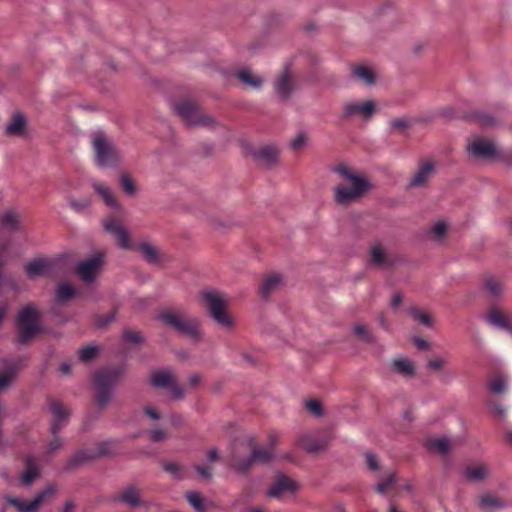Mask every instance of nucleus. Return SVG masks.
<instances>
[{"label": "nucleus", "mask_w": 512, "mask_h": 512, "mask_svg": "<svg viewBox=\"0 0 512 512\" xmlns=\"http://www.w3.org/2000/svg\"><path fill=\"white\" fill-rule=\"evenodd\" d=\"M54 438L46 444L45 453L51 455L63 447V440L57 435H53Z\"/></svg>", "instance_id": "nucleus-49"}, {"label": "nucleus", "mask_w": 512, "mask_h": 512, "mask_svg": "<svg viewBox=\"0 0 512 512\" xmlns=\"http://www.w3.org/2000/svg\"><path fill=\"white\" fill-rule=\"evenodd\" d=\"M299 489V484L285 474H278L271 487L267 491V496L271 498H280L284 494H295Z\"/></svg>", "instance_id": "nucleus-13"}, {"label": "nucleus", "mask_w": 512, "mask_h": 512, "mask_svg": "<svg viewBox=\"0 0 512 512\" xmlns=\"http://www.w3.org/2000/svg\"><path fill=\"white\" fill-rule=\"evenodd\" d=\"M172 398L180 400L184 397L182 388L175 382V380L168 387Z\"/></svg>", "instance_id": "nucleus-60"}, {"label": "nucleus", "mask_w": 512, "mask_h": 512, "mask_svg": "<svg viewBox=\"0 0 512 512\" xmlns=\"http://www.w3.org/2000/svg\"><path fill=\"white\" fill-rule=\"evenodd\" d=\"M251 456L254 461L266 463L269 462L274 457V453L272 448L253 447Z\"/></svg>", "instance_id": "nucleus-41"}, {"label": "nucleus", "mask_w": 512, "mask_h": 512, "mask_svg": "<svg viewBox=\"0 0 512 512\" xmlns=\"http://www.w3.org/2000/svg\"><path fill=\"white\" fill-rule=\"evenodd\" d=\"M118 500L131 508H137L144 504L140 489L135 485L125 486L119 493Z\"/></svg>", "instance_id": "nucleus-23"}, {"label": "nucleus", "mask_w": 512, "mask_h": 512, "mask_svg": "<svg viewBox=\"0 0 512 512\" xmlns=\"http://www.w3.org/2000/svg\"><path fill=\"white\" fill-rule=\"evenodd\" d=\"M475 119L481 127H493L500 123L497 118L487 113H478Z\"/></svg>", "instance_id": "nucleus-46"}, {"label": "nucleus", "mask_w": 512, "mask_h": 512, "mask_svg": "<svg viewBox=\"0 0 512 512\" xmlns=\"http://www.w3.org/2000/svg\"><path fill=\"white\" fill-rule=\"evenodd\" d=\"M119 184L124 193L130 197H133L137 193V187L133 179L126 173L122 174L119 178Z\"/></svg>", "instance_id": "nucleus-42"}, {"label": "nucleus", "mask_w": 512, "mask_h": 512, "mask_svg": "<svg viewBox=\"0 0 512 512\" xmlns=\"http://www.w3.org/2000/svg\"><path fill=\"white\" fill-rule=\"evenodd\" d=\"M123 338L124 340L134 344H138L143 341L142 335L139 332L133 330H125L123 333Z\"/></svg>", "instance_id": "nucleus-53"}, {"label": "nucleus", "mask_w": 512, "mask_h": 512, "mask_svg": "<svg viewBox=\"0 0 512 512\" xmlns=\"http://www.w3.org/2000/svg\"><path fill=\"white\" fill-rule=\"evenodd\" d=\"M75 295H76V289L72 285H70L66 282H63V283L58 284V286H57L56 293H55V300L58 303H64V302L72 299L73 297H75Z\"/></svg>", "instance_id": "nucleus-38"}, {"label": "nucleus", "mask_w": 512, "mask_h": 512, "mask_svg": "<svg viewBox=\"0 0 512 512\" xmlns=\"http://www.w3.org/2000/svg\"><path fill=\"white\" fill-rule=\"evenodd\" d=\"M305 142H306L305 135L300 133L291 141L290 145L294 150H299L304 146Z\"/></svg>", "instance_id": "nucleus-62"}, {"label": "nucleus", "mask_w": 512, "mask_h": 512, "mask_svg": "<svg viewBox=\"0 0 512 512\" xmlns=\"http://www.w3.org/2000/svg\"><path fill=\"white\" fill-rule=\"evenodd\" d=\"M391 371L406 379H412L416 375V367L414 362L407 357H397L390 362Z\"/></svg>", "instance_id": "nucleus-20"}, {"label": "nucleus", "mask_w": 512, "mask_h": 512, "mask_svg": "<svg viewBox=\"0 0 512 512\" xmlns=\"http://www.w3.org/2000/svg\"><path fill=\"white\" fill-rule=\"evenodd\" d=\"M483 318L493 327L512 332V316L497 305L490 306Z\"/></svg>", "instance_id": "nucleus-14"}, {"label": "nucleus", "mask_w": 512, "mask_h": 512, "mask_svg": "<svg viewBox=\"0 0 512 512\" xmlns=\"http://www.w3.org/2000/svg\"><path fill=\"white\" fill-rule=\"evenodd\" d=\"M98 354V348L96 346H87L79 350V358L83 362H88L94 359Z\"/></svg>", "instance_id": "nucleus-47"}, {"label": "nucleus", "mask_w": 512, "mask_h": 512, "mask_svg": "<svg viewBox=\"0 0 512 512\" xmlns=\"http://www.w3.org/2000/svg\"><path fill=\"white\" fill-rule=\"evenodd\" d=\"M97 458V453L92 449H80L76 451L68 459L66 468L69 470L76 469L85 463H88Z\"/></svg>", "instance_id": "nucleus-26"}, {"label": "nucleus", "mask_w": 512, "mask_h": 512, "mask_svg": "<svg viewBox=\"0 0 512 512\" xmlns=\"http://www.w3.org/2000/svg\"><path fill=\"white\" fill-rule=\"evenodd\" d=\"M353 332L356 337L366 343H374L375 337L370 331L369 327L365 324H356L353 326Z\"/></svg>", "instance_id": "nucleus-40"}, {"label": "nucleus", "mask_w": 512, "mask_h": 512, "mask_svg": "<svg viewBox=\"0 0 512 512\" xmlns=\"http://www.w3.org/2000/svg\"><path fill=\"white\" fill-rule=\"evenodd\" d=\"M489 474V468L484 464L468 466L465 470V477L468 481L479 482L484 480Z\"/></svg>", "instance_id": "nucleus-32"}, {"label": "nucleus", "mask_w": 512, "mask_h": 512, "mask_svg": "<svg viewBox=\"0 0 512 512\" xmlns=\"http://www.w3.org/2000/svg\"><path fill=\"white\" fill-rule=\"evenodd\" d=\"M489 389L494 394H504L508 389V378L503 375L495 376L490 384Z\"/></svg>", "instance_id": "nucleus-39"}, {"label": "nucleus", "mask_w": 512, "mask_h": 512, "mask_svg": "<svg viewBox=\"0 0 512 512\" xmlns=\"http://www.w3.org/2000/svg\"><path fill=\"white\" fill-rule=\"evenodd\" d=\"M17 329V340L21 344L27 343L40 332L39 314L35 308L28 305L19 312Z\"/></svg>", "instance_id": "nucleus-6"}, {"label": "nucleus", "mask_w": 512, "mask_h": 512, "mask_svg": "<svg viewBox=\"0 0 512 512\" xmlns=\"http://www.w3.org/2000/svg\"><path fill=\"white\" fill-rule=\"evenodd\" d=\"M445 364V359H443L442 357H436L428 361L427 367L432 371H440Z\"/></svg>", "instance_id": "nucleus-58"}, {"label": "nucleus", "mask_w": 512, "mask_h": 512, "mask_svg": "<svg viewBox=\"0 0 512 512\" xmlns=\"http://www.w3.org/2000/svg\"><path fill=\"white\" fill-rule=\"evenodd\" d=\"M426 446L429 450L446 454L451 447V441L448 437L430 438L427 440Z\"/></svg>", "instance_id": "nucleus-35"}, {"label": "nucleus", "mask_w": 512, "mask_h": 512, "mask_svg": "<svg viewBox=\"0 0 512 512\" xmlns=\"http://www.w3.org/2000/svg\"><path fill=\"white\" fill-rule=\"evenodd\" d=\"M482 291L494 300H499L506 293V284L503 279L495 275H488L482 281Z\"/></svg>", "instance_id": "nucleus-17"}, {"label": "nucleus", "mask_w": 512, "mask_h": 512, "mask_svg": "<svg viewBox=\"0 0 512 512\" xmlns=\"http://www.w3.org/2000/svg\"><path fill=\"white\" fill-rule=\"evenodd\" d=\"M366 463L371 470L378 469V462L376 457L372 453H366L365 455Z\"/></svg>", "instance_id": "nucleus-64"}, {"label": "nucleus", "mask_w": 512, "mask_h": 512, "mask_svg": "<svg viewBox=\"0 0 512 512\" xmlns=\"http://www.w3.org/2000/svg\"><path fill=\"white\" fill-rule=\"evenodd\" d=\"M149 438L153 442H160V441L165 440L167 438V435L164 430L157 428V429H153L149 432Z\"/></svg>", "instance_id": "nucleus-61"}, {"label": "nucleus", "mask_w": 512, "mask_h": 512, "mask_svg": "<svg viewBox=\"0 0 512 512\" xmlns=\"http://www.w3.org/2000/svg\"><path fill=\"white\" fill-rule=\"evenodd\" d=\"M103 226L107 232L114 236L117 244L121 248L126 250L133 248V243L131 242L129 231L117 220L114 218L107 219L104 221Z\"/></svg>", "instance_id": "nucleus-16"}, {"label": "nucleus", "mask_w": 512, "mask_h": 512, "mask_svg": "<svg viewBox=\"0 0 512 512\" xmlns=\"http://www.w3.org/2000/svg\"><path fill=\"white\" fill-rule=\"evenodd\" d=\"M396 483L395 474H389L384 480L377 483L375 489L380 494H385L387 491L392 489Z\"/></svg>", "instance_id": "nucleus-45"}, {"label": "nucleus", "mask_w": 512, "mask_h": 512, "mask_svg": "<svg viewBox=\"0 0 512 512\" xmlns=\"http://www.w3.org/2000/svg\"><path fill=\"white\" fill-rule=\"evenodd\" d=\"M200 297L205 303L210 317L220 326L231 329L234 325L226 311L227 299L224 293L216 290H204Z\"/></svg>", "instance_id": "nucleus-5"}, {"label": "nucleus", "mask_w": 512, "mask_h": 512, "mask_svg": "<svg viewBox=\"0 0 512 512\" xmlns=\"http://www.w3.org/2000/svg\"><path fill=\"white\" fill-rule=\"evenodd\" d=\"M163 469L171 474L175 479H180L182 477V468L179 464L175 462H167L163 465Z\"/></svg>", "instance_id": "nucleus-50"}, {"label": "nucleus", "mask_w": 512, "mask_h": 512, "mask_svg": "<svg viewBox=\"0 0 512 512\" xmlns=\"http://www.w3.org/2000/svg\"><path fill=\"white\" fill-rule=\"evenodd\" d=\"M48 407L53 417L50 432L52 435H57L67 424L69 411L62 402L56 399L50 400Z\"/></svg>", "instance_id": "nucleus-15"}, {"label": "nucleus", "mask_w": 512, "mask_h": 512, "mask_svg": "<svg viewBox=\"0 0 512 512\" xmlns=\"http://www.w3.org/2000/svg\"><path fill=\"white\" fill-rule=\"evenodd\" d=\"M370 261L373 265L378 267H385L390 264L384 248L377 244L370 250Z\"/></svg>", "instance_id": "nucleus-36"}, {"label": "nucleus", "mask_w": 512, "mask_h": 512, "mask_svg": "<svg viewBox=\"0 0 512 512\" xmlns=\"http://www.w3.org/2000/svg\"><path fill=\"white\" fill-rule=\"evenodd\" d=\"M50 269V262L46 259H37L26 265V273L30 278L45 275Z\"/></svg>", "instance_id": "nucleus-31"}, {"label": "nucleus", "mask_w": 512, "mask_h": 512, "mask_svg": "<svg viewBox=\"0 0 512 512\" xmlns=\"http://www.w3.org/2000/svg\"><path fill=\"white\" fill-rule=\"evenodd\" d=\"M174 380L172 372L168 370L156 371L151 375V384L158 388H168Z\"/></svg>", "instance_id": "nucleus-33"}, {"label": "nucleus", "mask_w": 512, "mask_h": 512, "mask_svg": "<svg viewBox=\"0 0 512 512\" xmlns=\"http://www.w3.org/2000/svg\"><path fill=\"white\" fill-rule=\"evenodd\" d=\"M112 443L111 442H102L97 445L95 449V453H97V458L103 455L110 454L112 452Z\"/></svg>", "instance_id": "nucleus-57"}, {"label": "nucleus", "mask_w": 512, "mask_h": 512, "mask_svg": "<svg viewBox=\"0 0 512 512\" xmlns=\"http://www.w3.org/2000/svg\"><path fill=\"white\" fill-rule=\"evenodd\" d=\"M253 461L254 460L252 459V456L250 458L240 461L235 467L236 471L240 474H246L251 468Z\"/></svg>", "instance_id": "nucleus-59"}, {"label": "nucleus", "mask_w": 512, "mask_h": 512, "mask_svg": "<svg viewBox=\"0 0 512 512\" xmlns=\"http://www.w3.org/2000/svg\"><path fill=\"white\" fill-rule=\"evenodd\" d=\"M488 404L494 416L499 418H503L505 416V407L501 403L490 400Z\"/></svg>", "instance_id": "nucleus-54"}, {"label": "nucleus", "mask_w": 512, "mask_h": 512, "mask_svg": "<svg viewBox=\"0 0 512 512\" xmlns=\"http://www.w3.org/2000/svg\"><path fill=\"white\" fill-rule=\"evenodd\" d=\"M298 445L308 452H318L324 449L327 445V441L322 438H317L310 434H303L297 439Z\"/></svg>", "instance_id": "nucleus-27"}, {"label": "nucleus", "mask_w": 512, "mask_h": 512, "mask_svg": "<svg viewBox=\"0 0 512 512\" xmlns=\"http://www.w3.org/2000/svg\"><path fill=\"white\" fill-rule=\"evenodd\" d=\"M283 286V278L280 274L271 273L266 275L259 287V293L262 298H269L273 293Z\"/></svg>", "instance_id": "nucleus-22"}, {"label": "nucleus", "mask_w": 512, "mask_h": 512, "mask_svg": "<svg viewBox=\"0 0 512 512\" xmlns=\"http://www.w3.org/2000/svg\"><path fill=\"white\" fill-rule=\"evenodd\" d=\"M95 162L99 167H115L121 163V155L107 135L97 131L91 135Z\"/></svg>", "instance_id": "nucleus-4"}, {"label": "nucleus", "mask_w": 512, "mask_h": 512, "mask_svg": "<svg viewBox=\"0 0 512 512\" xmlns=\"http://www.w3.org/2000/svg\"><path fill=\"white\" fill-rule=\"evenodd\" d=\"M186 499L197 512H205L204 499L200 493L192 491L187 493Z\"/></svg>", "instance_id": "nucleus-43"}, {"label": "nucleus", "mask_w": 512, "mask_h": 512, "mask_svg": "<svg viewBox=\"0 0 512 512\" xmlns=\"http://www.w3.org/2000/svg\"><path fill=\"white\" fill-rule=\"evenodd\" d=\"M19 215L14 210H8L0 217V225L9 231L17 230L19 227Z\"/></svg>", "instance_id": "nucleus-37"}, {"label": "nucleus", "mask_w": 512, "mask_h": 512, "mask_svg": "<svg viewBox=\"0 0 512 512\" xmlns=\"http://www.w3.org/2000/svg\"><path fill=\"white\" fill-rule=\"evenodd\" d=\"M116 318V312L112 311L107 315L97 316L95 319V324L99 328L106 327L108 324L112 323Z\"/></svg>", "instance_id": "nucleus-51"}, {"label": "nucleus", "mask_w": 512, "mask_h": 512, "mask_svg": "<svg viewBox=\"0 0 512 512\" xmlns=\"http://www.w3.org/2000/svg\"><path fill=\"white\" fill-rule=\"evenodd\" d=\"M123 366L105 368L98 371L94 377L96 389L95 401L99 409H103L112 398V389L118 380L124 375Z\"/></svg>", "instance_id": "nucleus-3"}, {"label": "nucleus", "mask_w": 512, "mask_h": 512, "mask_svg": "<svg viewBox=\"0 0 512 512\" xmlns=\"http://www.w3.org/2000/svg\"><path fill=\"white\" fill-rule=\"evenodd\" d=\"M158 318L165 325L194 342H199L202 339L203 333L200 321L196 317L187 315L182 310L165 309L159 313Z\"/></svg>", "instance_id": "nucleus-2"}, {"label": "nucleus", "mask_w": 512, "mask_h": 512, "mask_svg": "<svg viewBox=\"0 0 512 512\" xmlns=\"http://www.w3.org/2000/svg\"><path fill=\"white\" fill-rule=\"evenodd\" d=\"M56 491L55 486L48 485L43 490L39 491L32 500H22L16 497H6L5 500L19 512H37L46 498L54 495Z\"/></svg>", "instance_id": "nucleus-11"}, {"label": "nucleus", "mask_w": 512, "mask_h": 512, "mask_svg": "<svg viewBox=\"0 0 512 512\" xmlns=\"http://www.w3.org/2000/svg\"><path fill=\"white\" fill-rule=\"evenodd\" d=\"M446 230H447L446 224L442 221H439L431 227L430 232L433 234L435 239L441 240L443 238V236L445 235Z\"/></svg>", "instance_id": "nucleus-52"}, {"label": "nucleus", "mask_w": 512, "mask_h": 512, "mask_svg": "<svg viewBox=\"0 0 512 512\" xmlns=\"http://www.w3.org/2000/svg\"><path fill=\"white\" fill-rule=\"evenodd\" d=\"M27 131V120L23 113H14L11 120L5 127V135L7 136H24Z\"/></svg>", "instance_id": "nucleus-24"}, {"label": "nucleus", "mask_w": 512, "mask_h": 512, "mask_svg": "<svg viewBox=\"0 0 512 512\" xmlns=\"http://www.w3.org/2000/svg\"><path fill=\"white\" fill-rule=\"evenodd\" d=\"M377 104L374 100H348L343 103L341 108V118L344 120L359 119L369 121L376 113Z\"/></svg>", "instance_id": "nucleus-7"}, {"label": "nucleus", "mask_w": 512, "mask_h": 512, "mask_svg": "<svg viewBox=\"0 0 512 512\" xmlns=\"http://www.w3.org/2000/svg\"><path fill=\"white\" fill-rule=\"evenodd\" d=\"M143 259L149 264L158 265L162 262L160 251L150 243H142L138 247Z\"/></svg>", "instance_id": "nucleus-29"}, {"label": "nucleus", "mask_w": 512, "mask_h": 512, "mask_svg": "<svg viewBox=\"0 0 512 512\" xmlns=\"http://www.w3.org/2000/svg\"><path fill=\"white\" fill-rule=\"evenodd\" d=\"M40 476V468L36 460L28 455L25 457V470L20 476V483L25 487H30L32 483Z\"/></svg>", "instance_id": "nucleus-25"}, {"label": "nucleus", "mask_w": 512, "mask_h": 512, "mask_svg": "<svg viewBox=\"0 0 512 512\" xmlns=\"http://www.w3.org/2000/svg\"><path fill=\"white\" fill-rule=\"evenodd\" d=\"M306 408L315 416L319 417V416L323 415L321 403L317 400H311V401L307 402Z\"/></svg>", "instance_id": "nucleus-56"}, {"label": "nucleus", "mask_w": 512, "mask_h": 512, "mask_svg": "<svg viewBox=\"0 0 512 512\" xmlns=\"http://www.w3.org/2000/svg\"><path fill=\"white\" fill-rule=\"evenodd\" d=\"M274 89L276 94L282 100H287L291 96L295 89V81L289 68H285V70L276 78L274 82Z\"/></svg>", "instance_id": "nucleus-18"}, {"label": "nucleus", "mask_w": 512, "mask_h": 512, "mask_svg": "<svg viewBox=\"0 0 512 512\" xmlns=\"http://www.w3.org/2000/svg\"><path fill=\"white\" fill-rule=\"evenodd\" d=\"M332 171L343 181L334 188V200L339 205H348L360 200L372 188L366 176L345 164L333 167Z\"/></svg>", "instance_id": "nucleus-1"}, {"label": "nucleus", "mask_w": 512, "mask_h": 512, "mask_svg": "<svg viewBox=\"0 0 512 512\" xmlns=\"http://www.w3.org/2000/svg\"><path fill=\"white\" fill-rule=\"evenodd\" d=\"M175 111L188 125L212 127L215 124V120L210 115L205 114L197 105L188 101L177 103Z\"/></svg>", "instance_id": "nucleus-9"}, {"label": "nucleus", "mask_w": 512, "mask_h": 512, "mask_svg": "<svg viewBox=\"0 0 512 512\" xmlns=\"http://www.w3.org/2000/svg\"><path fill=\"white\" fill-rule=\"evenodd\" d=\"M175 111L188 125L212 127L215 124V120L210 115L205 114L197 105L188 101L177 103Z\"/></svg>", "instance_id": "nucleus-8"}, {"label": "nucleus", "mask_w": 512, "mask_h": 512, "mask_svg": "<svg viewBox=\"0 0 512 512\" xmlns=\"http://www.w3.org/2000/svg\"><path fill=\"white\" fill-rule=\"evenodd\" d=\"M278 156V149L271 145L259 147L252 152V157L267 168L277 164Z\"/></svg>", "instance_id": "nucleus-19"}, {"label": "nucleus", "mask_w": 512, "mask_h": 512, "mask_svg": "<svg viewBox=\"0 0 512 512\" xmlns=\"http://www.w3.org/2000/svg\"><path fill=\"white\" fill-rule=\"evenodd\" d=\"M435 172V165L431 161H421L419 167L410 180L411 187L425 186Z\"/></svg>", "instance_id": "nucleus-21"}, {"label": "nucleus", "mask_w": 512, "mask_h": 512, "mask_svg": "<svg viewBox=\"0 0 512 512\" xmlns=\"http://www.w3.org/2000/svg\"><path fill=\"white\" fill-rule=\"evenodd\" d=\"M104 255L96 253L89 259L81 261L76 267V273L81 280L87 284L92 283L98 276L101 268L104 265Z\"/></svg>", "instance_id": "nucleus-12"}, {"label": "nucleus", "mask_w": 512, "mask_h": 512, "mask_svg": "<svg viewBox=\"0 0 512 512\" xmlns=\"http://www.w3.org/2000/svg\"><path fill=\"white\" fill-rule=\"evenodd\" d=\"M467 153L476 159H495L499 157L500 151L497 144L489 138L477 137L467 145Z\"/></svg>", "instance_id": "nucleus-10"}, {"label": "nucleus", "mask_w": 512, "mask_h": 512, "mask_svg": "<svg viewBox=\"0 0 512 512\" xmlns=\"http://www.w3.org/2000/svg\"><path fill=\"white\" fill-rule=\"evenodd\" d=\"M352 75L368 86H373L375 84V73L372 68L366 65L353 66Z\"/></svg>", "instance_id": "nucleus-30"}, {"label": "nucleus", "mask_w": 512, "mask_h": 512, "mask_svg": "<svg viewBox=\"0 0 512 512\" xmlns=\"http://www.w3.org/2000/svg\"><path fill=\"white\" fill-rule=\"evenodd\" d=\"M68 203L70 205V207L75 211V212H83L85 210H87L90 205H91V201L88 197H83L81 199H75V198H72L70 197L68 199Z\"/></svg>", "instance_id": "nucleus-44"}, {"label": "nucleus", "mask_w": 512, "mask_h": 512, "mask_svg": "<svg viewBox=\"0 0 512 512\" xmlns=\"http://www.w3.org/2000/svg\"><path fill=\"white\" fill-rule=\"evenodd\" d=\"M480 505L482 507H501L502 503L495 497L483 496L480 498Z\"/></svg>", "instance_id": "nucleus-55"}, {"label": "nucleus", "mask_w": 512, "mask_h": 512, "mask_svg": "<svg viewBox=\"0 0 512 512\" xmlns=\"http://www.w3.org/2000/svg\"><path fill=\"white\" fill-rule=\"evenodd\" d=\"M236 77L245 86L254 90H259L263 84V79L260 76L254 74L252 70L248 68L239 70L236 74Z\"/></svg>", "instance_id": "nucleus-28"}, {"label": "nucleus", "mask_w": 512, "mask_h": 512, "mask_svg": "<svg viewBox=\"0 0 512 512\" xmlns=\"http://www.w3.org/2000/svg\"><path fill=\"white\" fill-rule=\"evenodd\" d=\"M195 470L201 477L205 479H210L212 476L211 468L209 466L196 465Z\"/></svg>", "instance_id": "nucleus-63"}, {"label": "nucleus", "mask_w": 512, "mask_h": 512, "mask_svg": "<svg viewBox=\"0 0 512 512\" xmlns=\"http://www.w3.org/2000/svg\"><path fill=\"white\" fill-rule=\"evenodd\" d=\"M410 314L414 318V320H416L426 326L432 325L431 318L427 313H425L417 308H412L410 310Z\"/></svg>", "instance_id": "nucleus-48"}, {"label": "nucleus", "mask_w": 512, "mask_h": 512, "mask_svg": "<svg viewBox=\"0 0 512 512\" xmlns=\"http://www.w3.org/2000/svg\"><path fill=\"white\" fill-rule=\"evenodd\" d=\"M94 190L102 197L107 206L117 207L118 203L112 190L100 182L93 183Z\"/></svg>", "instance_id": "nucleus-34"}]
</instances>
